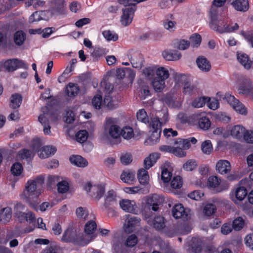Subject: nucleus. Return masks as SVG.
I'll return each mask as SVG.
<instances>
[{
  "label": "nucleus",
  "mask_w": 253,
  "mask_h": 253,
  "mask_svg": "<svg viewBox=\"0 0 253 253\" xmlns=\"http://www.w3.org/2000/svg\"><path fill=\"white\" fill-rule=\"evenodd\" d=\"M232 4L236 10L240 11H246L249 7L248 0H235Z\"/></svg>",
  "instance_id": "nucleus-21"
},
{
  "label": "nucleus",
  "mask_w": 253,
  "mask_h": 253,
  "mask_svg": "<svg viewBox=\"0 0 253 253\" xmlns=\"http://www.w3.org/2000/svg\"><path fill=\"white\" fill-rule=\"evenodd\" d=\"M12 211L9 207H5L0 211V220L5 223L8 222L11 217Z\"/></svg>",
  "instance_id": "nucleus-26"
},
{
  "label": "nucleus",
  "mask_w": 253,
  "mask_h": 253,
  "mask_svg": "<svg viewBox=\"0 0 253 253\" xmlns=\"http://www.w3.org/2000/svg\"><path fill=\"white\" fill-rule=\"evenodd\" d=\"M199 68L203 72H208L211 68L210 62L204 57L199 56L196 60Z\"/></svg>",
  "instance_id": "nucleus-19"
},
{
  "label": "nucleus",
  "mask_w": 253,
  "mask_h": 253,
  "mask_svg": "<svg viewBox=\"0 0 253 253\" xmlns=\"http://www.w3.org/2000/svg\"><path fill=\"white\" fill-rule=\"evenodd\" d=\"M174 78L177 83L183 84V92L184 93L189 94L195 89V86L186 81L185 75L175 73Z\"/></svg>",
  "instance_id": "nucleus-9"
},
{
  "label": "nucleus",
  "mask_w": 253,
  "mask_h": 253,
  "mask_svg": "<svg viewBox=\"0 0 253 253\" xmlns=\"http://www.w3.org/2000/svg\"><path fill=\"white\" fill-rule=\"evenodd\" d=\"M22 100V96L18 93L12 94L10 97V107L14 109L19 108Z\"/></svg>",
  "instance_id": "nucleus-28"
},
{
  "label": "nucleus",
  "mask_w": 253,
  "mask_h": 253,
  "mask_svg": "<svg viewBox=\"0 0 253 253\" xmlns=\"http://www.w3.org/2000/svg\"><path fill=\"white\" fill-rule=\"evenodd\" d=\"M104 38L108 41H116L118 39V35L114 31L105 30L102 32Z\"/></svg>",
  "instance_id": "nucleus-41"
},
{
  "label": "nucleus",
  "mask_w": 253,
  "mask_h": 253,
  "mask_svg": "<svg viewBox=\"0 0 253 253\" xmlns=\"http://www.w3.org/2000/svg\"><path fill=\"white\" fill-rule=\"evenodd\" d=\"M120 206L123 210L131 213H134L136 206L134 201L123 199L119 202Z\"/></svg>",
  "instance_id": "nucleus-13"
},
{
  "label": "nucleus",
  "mask_w": 253,
  "mask_h": 253,
  "mask_svg": "<svg viewBox=\"0 0 253 253\" xmlns=\"http://www.w3.org/2000/svg\"><path fill=\"white\" fill-rule=\"evenodd\" d=\"M118 199L116 192L113 190H109L104 197V205L106 207L116 203Z\"/></svg>",
  "instance_id": "nucleus-16"
},
{
  "label": "nucleus",
  "mask_w": 253,
  "mask_h": 253,
  "mask_svg": "<svg viewBox=\"0 0 253 253\" xmlns=\"http://www.w3.org/2000/svg\"><path fill=\"white\" fill-rule=\"evenodd\" d=\"M198 125L201 129L207 130L210 128L211 123L208 117H202L199 119Z\"/></svg>",
  "instance_id": "nucleus-37"
},
{
  "label": "nucleus",
  "mask_w": 253,
  "mask_h": 253,
  "mask_svg": "<svg viewBox=\"0 0 253 253\" xmlns=\"http://www.w3.org/2000/svg\"><path fill=\"white\" fill-rule=\"evenodd\" d=\"M138 242L137 236L134 234H131L128 236L126 240L125 245L127 247H133L136 245Z\"/></svg>",
  "instance_id": "nucleus-45"
},
{
  "label": "nucleus",
  "mask_w": 253,
  "mask_h": 253,
  "mask_svg": "<svg viewBox=\"0 0 253 253\" xmlns=\"http://www.w3.org/2000/svg\"><path fill=\"white\" fill-rule=\"evenodd\" d=\"M163 57L168 61H174L179 60L181 57V53L175 50H166L162 53Z\"/></svg>",
  "instance_id": "nucleus-15"
},
{
  "label": "nucleus",
  "mask_w": 253,
  "mask_h": 253,
  "mask_svg": "<svg viewBox=\"0 0 253 253\" xmlns=\"http://www.w3.org/2000/svg\"><path fill=\"white\" fill-rule=\"evenodd\" d=\"M239 93L253 98V85L251 82L249 81L247 85H241L238 89Z\"/></svg>",
  "instance_id": "nucleus-22"
},
{
  "label": "nucleus",
  "mask_w": 253,
  "mask_h": 253,
  "mask_svg": "<svg viewBox=\"0 0 253 253\" xmlns=\"http://www.w3.org/2000/svg\"><path fill=\"white\" fill-rule=\"evenodd\" d=\"M174 147L180 148L183 150L188 149L190 148L191 145L189 143L188 139L178 138L174 143Z\"/></svg>",
  "instance_id": "nucleus-38"
},
{
  "label": "nucleus",
  "mask_w": 253,
  "mask_h": 253,
  "mask_svg": "<svg viewBox=\"0 0 253 253\" xmlns=\"http://www.w3.org/2000/svg\"><path fill=\"white\" fill-rule=\"evenodd\" d=\"M243 139L247 143H253V131L246 129Z\"/></svg>",
  "instance_id": "nucleus-63"
},
{
  "label": "nucleus",
  "mask_w": 253,
  "mask_h": 253,
  "mask_svg": "<svg viewBox=\"0 0 253 253\" xmlns=\"http://www.w3.org/2000/svg\"><path fill=\"white\" fill-rule=\"evenodd\" d=\"M44 183L42 176H38L33 180H29L25 185L24 196L26 202L33 209L36 210L37 205L40 202L39 196L40 191L38 188L41 187Z\"/></svg>",
  "instance_id": "nucleus-1"
},
{
  "label": "nucleus",
  "mask_w": 253,
  "mask_h": 253,
  "mask_svg": "<svg viewBox=\"0 0 253 253\" xmlns=\"http://www.w3.org/2000/svg\"><path fill=\"white\" fill-rule=\"evenodd\" d=\"M122 9V15L121 16L120 22L124 26H127L132 22L134 12L137 7L135 5L124 6Z\"/></svg>",
  "instance_id": "nucleus-5"
},
{
  "label": "nucleus",
  "mask_w": 253,
  "mask_h": 253,
  "mask_svg": "<svg viewBox=\"0 0 253 253\" xmlns=\"http://www.w3.org/2000/svg\"><path fill=\"white\" fill-rule=\"evenodd\" d=\"M55 4L53 12L57 14H63L64 12V0H55Z\"/></svg>",
  "instance_id": "nucleus-42"
},
{
  "label": "nucleus",
  "mask_w": 253,
  "mask_h": 253,
  "mask_svg": "<svg viewBox=\"0 0 253 253\" xmlns=\"http://www.w3.org/2000/svg\"><path fill=\"white\" fill-rule=\"evenodd\" d=\"M105 191V188L104 185L94 186L92 187V192L90 196L94 200L98 201L104 195Z\"/></svg>",
  "instance_id": "nucleus-18"
},
{
  "label": "nucleus",
  "mask_w": 253,
  "mask_h": 253,
  "mask_svg": "<svg viewBox=\"0 0 253 253\" xmlns=\"http://www.w3.org/2000/svg\"><path fill=\"white\" fill-rule=\"evenodd\" d=\"M248 194L247 189L244 187H239L235 191V196L239 201H242Z\"/></svg>",
  "instance_id": "nucleus-44"
},
{
  "label": "nucleus",
  "mask_w": 253,
  "mask_h": 253,
  "mask_svg": "<svg viewBox=\"0 0 253 253\" xmlns=\"http://www.w3.org/2000/svg\"><path fill=\"white\" fill-rule=\"evenodd\" d=\"M159 154L158 153H152L148 157L145 158L144 161V165L146 169H150L156 162L157 160L159 158Z\"/></svg>",
  "instance_id": "nucleus-24"
},
{
  "label": "nucleus",
  "mask_w": 253,
  "mask_h": 253,
  "mask_svg": "<svg viewBox=\"0 0 253 253\" xmlns=\"http://www.w3.org/2000/svg\"><path fill=\"white\" fill-rule=\"evenodd\" d=\"M156 77L165 81L169 76V71L164 67H160L156 71Z\"/></svg>",
  "instance_id": "nucleus-39"
},
{
  "label": "nucleus",
  "mask_w": 253,
  "mask_h": 253,
  "mask_svg": "<svg viewBox=\"0 0 253 253\" xmlns=\"http://www.w3.org/2000/svg\"><path fill=\"white\" fill-rule=\"evenodd\" d=\"M121 163L124 165H127L132 161V156L129 153L123 154L120 158Z\"/></svg>",
  "instance_id": "nucleus-62"
},
{
  "label": "nucleus",
  "mask_w": 253,
  "mask_h": 253,
  "mask_svg": "<svg viewBox=\"0 0 253 253\" xmlns=\"http://www.w3.org/2000/svg\"><path fill=\"white\" fill-rule=\"evenodd\" d=\"M152 84L155 91L160 92L165 86V81L155 77L152 82Z\"/></svg>",
  "instance_id": "nucleus-33"
},
{
  "label": "nucleus",
  "mask_w": 253,
  "mask_h": 253,
  "mask_svg": "<svg viewBox=\"0 0 253 253\" xmlns=\"http://www.w3.org/2000/svg\"><path fill=\"white\" fill-rule=\"evenodd\" d=\"M149 127L153 132L148 140L151 142L152 144H154L157 142L160 136L162 123L158 118H151Z\"/></svg>",
  "instance_id": "nucleus-6"
},
{
  "label": "nucleus",
  "mask_w": 253,
  "mask_h": 253,
  "mask_svg": "<svg viewBox=\"0 0 253 253\" xmlns=\"http://www.w3.org/2000/svg\"><path fill=\"white\" fill-rule=\"evenodd\" d=\"M133 131L130 127H125L121 129V136L126 139H129L133 136Z\"/></svg>",
  "instance_id": "nucleus-46"
},
{
  "label": "nucleus",
  "mask_w": 253,
  "mask_h": 253,
  "mask_svg": "<svg viewBox=\"0 0 253 253\" xmlns=\"http://www.w3.org/2000/svg\"><path fill=\"white\" fill-rule=\"evenodd\" d=\"M230 163L227 160H220L216 163V169L221 174H224L231 170Z\"/></svg>",
  "instance_id": "nucleus-14"
},
{
  "label": "nucleus",
  "mask_w": 253,
  "mask_h": 253,
  "mask_svg": "<svg viewBox=\"0 0 253 253\" xmlns=\"http://www.w3.org/2000/svg\"><path fill=\"white\" fill-rule=\"evenodd\" d=\"M208 101V98L201 97L197 98L192 102V106L195 108H200L203 107Z\"/></svg>",
  "instance_id": "nucleus-58"
},
{
  "label": "nucleus",
  "mask_w": 253,
  "mask_h": 253,
  "mask_svg": "<svg viewBox=\"0 0 253 253\" xmlns=\"http://www.w3.org/2000/svg\"><path fill=\"white\" fill-rule=\"evenodd\" d=\"M70 161L72 164L79 167H85L88 164L87 161L79 155L71 156Z\"/></svg>",
  "instance_id": "nucleus-27"
},
{
  "label": "nucleus",
  "mask_w": 253,
  "mask_h": 253,
  "mask_svg": "<svg viewBox=\"0 0 253 253\" xmlns=\"http://www.w3.org/2000/svg\"><path fill=\"white\" fill-rule=\"evenodd\" d=\"M170 185L173 189L180 188L182 185V178L179 176H174L171 181Z\"/></svg>",
  "instance_id": "nucleus-55"
},
{
  "label": "nucleus",
  "mask_w": 253,
  "mask_h": 253,
  "mask_svg": "<svg viewBox=\"0 0 253 253\" xmlns=\"http://www.w3.org/2000/svg\"><path fill=\"white\" fill-rule=\"evenodd\" d=\"M244 225V221L241 217L236 218L233 222L232 228L236 230L239 231Z\"/></svg>",
  "instance_id": "nucleus-54"
},
{
  "label": "nucleus",
  "mask_w": 253,
  "mask_h": 253,
  "mask_svg": "<svg viewBox=\"0 0 253 253\" xmlns=\"http://www.w3.org/2000/svg\"><path fill=\"white\" fill-rule=\"evenodd\" d=\"M40 141L38 139H35L32 143L33 150L38 152L40 158L44 159L48 158L55 154L56 148L52 146H45L42 147Z\"/></svg>",
  "instance_id": "nucleus-4"
},
{
  "label": "nucleus",
  "mask_w": 253,
  "mask_h": 253,
  "mask_svg": "<svg viewBox=\"0 0 253 253\" xmlns=\"http://www.w3.org/2000/svg\"><path fill=\"white\" fill-rule=\"evenodd\" d=\"M237 59L246 69H250L253 64L252 62L249 59L248 55L244 53H238Z\"/></svg>",
  "instance_id": "nucleus-23"
},
{
  "label": "nucleus",
  "mask_w": 253,
  "mask_h": 253,
  "mask_svg": "<svg viewBox=\"0 0 253 253\" xmlns=\"http://www.w3.org/2000/svg\"><path fill=\"white\" fill-rule=\"evenodd\" d=\"M109 134L112 138L117 139L121 135L120 127L116 125H112L109 128Z\"/></svg>",
  "instance_id": "nucleus-36"
},
{
  "label": "nucleus",
  "mask_w": 253,
  "mask_h": 253,
  "mask_svg": "<svg viewBox=\"0 0 253 253\" xmlns=\"http://www.w3.org/2000/svg\"><path fill=\"white\" fill-rule=\"evenodd\" d=\"M61 241L65 243H73L80 246L87 245L90 240L85 239L83 237V234L80 233L72 225H69L65 231Z\"/></svg>",
  "instance_id": "nucleus-2"
},
{
  "label": "nucleus",
  "mask_w": 253,
  "mask_h": 253,
  "mask_svg": "<svg viewBox=\"0 0 253 253\" xmlns=\"http://www.w3.org/2000/svg\"><path fill=\"white\" fill-rule=\"evenodd\" d=\"M173 216L176 219L182 218L183 220H187L189 215L185 209L181 204L175 205L172 210Z\"/></svg>",
  "instance_id": "nucleus-11"
},
{
  "label": "nucleus",
  "mask_w": 253,
  "mask_h": 253,
  "mask_svg": "<svg viewBox=\"0 0 253 253\" xmlns=\"http://www.w3.org/2000/svg\"><path fill=\"white\" fill-rule=\"evenodd\" d=\"M220 182V179L217 176H211L208 178V185L210 187L215 188L219 185Z\"/></svg>",
  "instance_id": "nucleus-50"
},
{
  "label": "nucleus",
  "mask_w": 253,
  "mask_h": 253,
  "mask_svg": "<svg viewBox=\"0 0 253 253\" xmlns=\"http://www.w3.org/2000/svg\"><path fill=\"white\" fill-rule=\"evenodd\" d=\"M154 228L158 231L163 229L165 227V222L163 217L158 216L154 218L153 221Z\"/></svg>",
  "instance_id": "nucleus-34"
},
{
  "label": "nucleus",
  "mask_w": 253,
  "mask_h": 253,
  "mask_svg": "<svg viewBox=\"0 0 253 253\" xmlns=\"http://www.w3.org/2000/svg\"><path fill=\"white\" fill-rule=\"evenodd\" d=\"M124 224V229L126 233H130L133 232L137 227L140 225L141 219L137 216L126 214Z\"/></svg>",
  "instance_id": "nucleus-7"
},
{
  "label": "nucleus",
  "mask_w": 253,
  "mask_h": 253,
  "mask_svg": "<svg viewBox=\"0 0 253 253\" xmlns=\"http://www.w3.org/2000/svg\"><path fill=\"white\" fill-rule=\"evenodd\" d=\"M26 40V34L22 31H18L13 35V41L16 45H22Z\"/></svg>",
  "instance_id": "nucleus-29"
},
{
  "label": "nucleus",
  "mask_w": 253,
  "mask_h": 253,
  "mask_svg": "<svg viewBox=\"0 0 253 253\" xmlns=\"http://www.w3.org/2000/svg\"><path fill=\"white\" fill-rule=\"evenodd\" d=\"M16 59H9L4 62L3 67L8 72H12L16 69Z\"/></svg>",
  "instance_id": "nucleus-43"
},
{
  "label": "nucleus",
  "mask_w": 253,
  "mask_h": 253,
  "mask_svg": "<svg viewBox=\"0 0 253 253\" xmlns=\"http://www.w3.org/2000/svg\"><path fill=\"white\" fill-rule=\"evenodd\" d=\"M246 132V128L241 125H236L233 126L230 130L231 135L237 139H243L244 134Z\"/></svg>",
  "instance_id": "nucleus-17"
},
{
  "label": "nucleus",
  "mask_w": 253,
  "mask_h": 253,
  "mask_svg": "<svg viewBox=\"0 0 253 253\" xmlns=\"http://www.w3.org/2000/svg\"><path fill=\"white\" fill-rule=\"evenodd\" d=\"M80 90L79 86L76 84L69 83L66 86V93L69 97L76 96Z\"/></svg>",
  "instance_id": "nucleus-30"
},
{
  "label": "nucleus",
  "mask_w": 253,
  "mask_h": 253,
  "mask_svg": "<svg viewBox=\"0 0 253 253\" xmlns=\"http://www.w3.org/2000/svg\"><path fill=\"white\" fill-rule=\"evenodd\" d=\"M130 61L133 68L140 69L143 65V58L141 53L133 52L130 55Z\"/></svg>",
  "instance_id": "nucleus-12"
},
{
  "label": "nucleus",
  "mask_w": 253,
  "mask_h": 253,
  "mask_svg": "<svg viewBox=\"0 0 253 253\" xmlns=\"http://www.w3.org/2000/svg\"><path fill=\"white\" fill-rule=\"evenodd\" d=\"M39 121L43 126V132L45 134L49 135L51 134V127L49 125V122L45 117L44 114L41 115L38 117Z\"/></svg>",
  "instance_id": "nucleus-32"
},
{
  "label": "nucleus",
  "mask_w": 253,
  "mask_h": 253,
  "mask_svg": "<svg viewBox=\"0 0 253 253\" xmlns=\"http://www.w3.org/2000/svg\"><path fill=\"white\" fill-rule=\"evenodd\" d=\"M197 166V163L196 161L189 160L187 161L183 165V168L186 171H192Z\"/></svg>",
  "instance_id": "nucleus-53"
},
{
  "label": "nucleus",
  "mask_w": 253,
  "mask_h": 253,
  "mask_svg": "<svg viewBox=\"0 0 253 253\" xmlns=\"http://www.w3.org/2000/svg\"><path fill=\"white\" fill-rule=\"evenodd\" d=\"M201 40V37L199 34H194L190 37L189 42L193 47H197L200 45Z\"/></svg>",
  "instance_id": "nucleus-40"
},
{
  "label": "nucleus",
  "mask_w": 253,
  "mask_h": 253,
  "mask_svg": "<svg viewBox=\"0 0 253 253\" xmlns=\"http://www.w3.org/2000/svg\"><path fill=\"white\" fill-rule=\"evenodd\" d=\"M244 241L246 245L253 250V234L247 235L245 238Z\"/></svg>",
  "instance_id": "nucleus-64"
},
{
  "label": "nucleus",
  "mask_w": 253,
  "mask_h": 253,
  "mask_svg": "<svg viewBox=\"0 0 253 253\" xmlns=\"http://www.w3.org/2000/svg\"><path fill=\"white\" fill-rule=\"evenodd\" d=\"M216 211V206L213 204H207L204 209V212L205 215L207 216H210L214 214Z\"/></svg>",
  "instance_id": "nucleus-52"
},
{
  "label": "nucleus",
  "mask_w": 253,
  "mask_h": 253,
  "mask_svg": "<svg viewBox=\"0 0 253 253\" xmlns=\"http://www.w3.org/2000/svg\"><path fill=\"white\" fill-rule=\"evenodd\" d=\"M23 171L22 165L19 163H14L11 168V173L15 176L19 175Z\"/></svg>",
  "instance_id": "nucleus-51"
},
{
  "label": "nucleus",
  "mask_w": 253,
  "mask_h": 253,
  "mask_svg": "<svg viewBox=\"0 0 253 253\" xmlns=\"http://www.w3.org/2000/svg\"><path fill=\"white\" fill-rule=\"evenodd\" d=\"M202 152L206 154H210L212 150L211 142L210 140H206L201 145Z\"/></svg>",
  "instance_id": "nucleus-49"
},
{
  "label": "nucleus",
  "mask_w": 253,
  "mask_h": 253,
  "mask_svg": "<svg viewBox=\"0 0 253 253\" xmlns=\"http://www.w3.org/2000/svg\"><path fill=\"white\" fill-rule=\"evenodd\" d=\"M137 119L138 121L147 124L149 123V118L144 109H140L137 113Z\"/></svg>",
  "instance_id": "nucleus-47"
},
{
  "label": "nucleus",
  "mask_w": 253,
  "mask_h": 253,
  "mask_svg": "<svg viewBox=\"0 0 253 253\" xmlns=\"http://www.w3.org/2000/svg\"><path fill=\"white\" fill-rule=\"evenodd\" d=\"M24 206L22 204H17L15 207V215L18 218H25L26 213L19 211L20 210H23Z\"/></svg>",
  "instance_id": "nucleus-59"
},
{
  "label": "nucleus",
  "mask_w": 253,
  "mask_h": 253,
  "mask_svg": "<svg viewBox=\"0 0 253 253\" xmlns=\"http://www.w3.org/2000/svg\"><path fill=\"white\" fill-rule=\"evenodd\" d=\"M120 178L124 182L131 184L135 179V173L129 170L123 171L121 174Z\"/></svg>",
  "instance_id": "nucleus-25"
},
{
  "label": "nucleus",
  "mask_w": 253,
  "mask_h": 253,
  "mask_svg": "<svg viewBox=\"0 0 253 253\" xmlns=\"http://www.w3.org/2000/svg\"><path fill=\"white\" fill-rule=\"evenodd\" d=\"M164 201V199L163 197L157 194H153L148 199L147 204L149 205V209L156 211L159 209L158 206Z\"/></svg>",
  "instance_id": "nucleus-10"
},
{
  "label": "nucleus",
  "mask_w": 253,
  "mask_h": 253,
  "mask_svg": "<svg viewBox=\"0 0 253 253\" xmlns=\"http://www.w3.org/2000/svg\"><path fill=\"white\" fill-rule=\"evenodd\" d=\"M76 214L78 218L85 220L88 212L85 208L79 207L76 210Z\"/></svg>",
  "instance_id": "nucleus-56"
},
{
  "label": "nucleus",
  "mask_w": 253,
  "mask_h": 253,
  "mask_svg": "<svg viewBox=\"0 0 253 253\" xmlns=\"http://www.w3.org/2000/svg\"><path fill=\"white\" fill-rule=\"evenodd\" d=\"M137 178L139 182L143 185H146L148 183L149 175L146 169H140L138 171Z\"/></svg>",
  "instance_id": "nucleus-31"
},
{
  "label": "nucleus",
  "mask_w": 253,
  "mask_h": 253,
  "mask_svg": "<svg viewBox=\"0 0 253 253\" xmlns=\"http://www.w3.org/2000/svg\"><path fill=\"white\" fill-rule=\"evenodd\" d=\"M34 155L33 151L26 149H23L19 151L17 156V159L19 160H28Z\"/></svg>",
  "instance_id": "nucleus-35"
},
{
  "label": "nucleus",
  "mask_w": 253,
  "mask_h": 253,
  "mask_svg": "<svg viewBox=\"0 0 253 253\" xmlns=\"http://www.w3.org/2000/svg\"><path fill=\"white\" fill-rule=\"evenodd\" d=\"M214 8H212V13L210 14V27L220 34L225 33L224 31L226 30L227 22L223 18H218V13H216Z\"/></svg>",
  "instance_id": "nucleus-3"
},
{
  "label": "nucleus",
  "mask_w": 253,
  "mask_h": 253,
  "mask_svg": "<svg viewBox=\"0 0 253 253\" xmlns=\"http://www.w3.org/2000/svg\"><path fill=\"white\" fill-rule=\"evenodd\" d=\"M43 11H36L34 12L29 17V21L30 23H33L36 21H39L42 19V15Z\"/></svg>",
  "instance_id": "nucleus-61"
},
{
  "label": "nucleus",
  "mask_w": 253,
  "mask_h": 253,
  "mask_svg": "<svg viewBox=\"0 0 253 253\" xmlns=\"http://www.w3.org/2000/svg\"><path fill=\"white\" fill-rule=\"evenodd\" d=\"M88 137V132L85 130H82L78 131L76 134V138L78 142L83 143L85 142Z\"/></svg>",
  "instance_id": "nucleus-48"
},
{
  "label": "nucleus",
  "mask_w": 253,
  "mask_h": 253,
  "mask_svg": "<svg viewBox=\"0 0 253 253\" xmlns=\"http://www.w3.org/2000/svg\"><path fill=\"white\" fill-rule=\"evenodd\" d=\"M97 225L96 222L93 220L88 221L84 226V232L87 235H91L90 237V241L94 239L96 235L94 234L96 230Z\"/></svg>",
  "instance_id": "nucleus-20"
},
{
  "label": "nucleus",
  "mask_w": 253,
  "mask_h": 253,
  "mask_svg": "<svg viewBox=\"0 0 253 253\" xmlns=\"http://www.w3.org/2000/svg\"><path fill=\"white\" fill-rule=\"evenodd\" d=\"M172 176V173L167 169L162 170L161 173V179L165 183L169 181Z\"/></svg>",
  "instance_id": "nucleus-60"
},
{
  "label": "nucleus",
  "mask_w": 253,
  "mask_h": 253,
  "mask_svg": "<svg viewBox=\"0 0 253 253\" xmlns=\"http://www.w3.org/2000/svg\"><path fill=\"white\" fill-rule=\"evenodd\" d=\"M223 99L226 100L227 103L229 104L236 112L243 115L246 114L247 110L244 105L240 102L239 100L236 99L234 96L229 94H226Z\"/></svg>",
  "instance_id": "nucleus-8"
},
{
  "label": "nucleus",
  "mask_w": 253,
  "mask_h": 253,
  "mask_svg": "<svg viewBox=\"0 0 253 253\" xmlns=\"http://www.w3.org/2000/svg\"><path fill=\"white\" fill-rule=\"evenodd\" d=\"M58 191L59 193H65L69 190L68 183L66 181L59 182L57 184Z\"/></svg>",
  "instance_id": "nucleus-57"
}]
</instances>
